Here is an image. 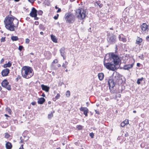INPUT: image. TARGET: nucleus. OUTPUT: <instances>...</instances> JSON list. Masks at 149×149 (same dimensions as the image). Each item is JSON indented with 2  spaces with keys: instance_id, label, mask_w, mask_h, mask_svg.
<instances>
[{
  "instance_id": "nucleus-1",
  "label": "nucleus",
  "mask_w": 149,
  "mask_h": 149,
  "mask_svg": "<svg viewBox=\"0 0 149 149\" xmlns=\"http://www.w3.org/2000/svg\"><path fill=\"white\" fill-rule=\"evenodd\" d=\"M120 61L119 57L113 53L106 54L104 58V65L107 69L115 71L117 69L116 66L118 65Z\"/></svg>"
},
{
  "instance_id": "nucleus-2",
  "label": "nucleus",
  "mask_w": 149,
  "mask_h": 149,
  "mask_svg": "<svg viewBox=\"0 0 149 149\" xmlns=\"http://www.w3.org/2000/svg\"><path fill=\"white\" fill-rule=\"evenodd\" d=\"M11 16L12 17H6L5 19L4 22L5 25V26L7 29L10 31H14L15 30V28L16 27V26H15L13 23V21L14 19L17 20V23L16 24L17 27L18 26L19 21L15 17L12 15Z\"/></svg>"
},
{
  "instance_id": "nucleus-3",
  "label": "nucleus",
  "mask_w": 149,
  "mask_h": 149,
  "mask_svg": "<svg viewBox=\"0 0 149 149\" xmlns=\"http://www.w3.org/2000/svg\"><path fill=\"white\" fill-rule=\"evenodd\" d=\"M21 73L22 77L26 79L31 78L34 74L33 69L28 66H24L23 67Z\"/></svg>"
},
{
  "instance_id": "nucleus-4",
  "label": "nucleus",
  "mask_w": 149,
  "mask_h": 149,
  "mask_svg": "<svg viewBox=\"0 0 149 149\" xmlns=\"http://www.w3.org/2000/svg\"><path fill=\"white\" fill-rule=\"evenodd\" d=\"M77 17L79 20H83L86 17V12L82 9H78L76 10Z\"/></svg>"
},
{
  "instance_id": "nucleus-5",
  "label": "nucleus",
  "mask_w": 149,
  "mask_h": 149,
  "mask_svg": "<svg viewBox=\"0 0 149 149\" xmlns=\"http://www.w3.org/2000/svg\"><path fill=\"white\" fill-rule=\"evenodd\" d=\"M65 19L66 23H72L75 20V16L71 13L68 12L65 15Z\"/></svg>"
},
{
  "instance_id": "nucleus-6",
  "label": "nucleus",
  "mask_w": 149,
  "mask_h": 149,
  "mask_svg": "<svg viewBox=\"0 0 149 149\" xmlns=\"http://www.w3.org/2000/svg\"><path fill=\"white\" fill-rule=\"evenodd\" d=\"M107 40L109 44H113L116 43L117 39L115 35L109 33L107 34Z\"/></svg>"
},
{
  "instance_id": "nucleus-7",
  "label": "nucleus",
  "mask_w": 149,
  "mask_h": 149,
  "mask_svg": "<svg viewBox=\"0 0 149 149\" xmlns=\"http://www.w3.org/2000/svg\"><path fill=\"white\" fill-rule=\"evenodd\" d=\"M117 81V80L110 77L108 80V84L109 85V89L111 90V88H113Z\"/></svg>"
},
{
  "instance_id": "nucleus-8",
  "label": "nucleus",
  "mask_w": 149,
  "mask_h": 149,
  "mask_svg": "<svg viewBox=\"0 0 149 149\" xmlns=\"http://www.w3.org/2000/svg\"><path fill=\"white\" fill-rule=\"evenodd\" d=\"M2 86L6 88L8 91L11 90V86L9 84V82L6 80H4L1 83Z\"/></svg>"
},
{
  "instance_id": "nucleus-9",
  "label": "nucleus",
  "mask_w": 149,
  "mask_h": 149,
  "mask_svg": "<svg viewBox=\"0 0 149 149\" xmlns=\"http://www.w3.org/2000/svg\"><path fill=\"white\" fill-rule=\"evenodd\" d=\"M141 27L142 31L144 33L147 32L148 30V25L145 23H143L141 25Z\"/></svg>"
},
{
  "instance_id": "nucleus-10",
  "label": "nucleus",
  "mask_w": 149,
  "mask_h": 149,
  "mask_svg": "<svg viewBox=\"0 0 149 149\" xmlns=\"http://www.w3.org/2000/svg\"><path fill=\"white\" fill-rule=\"evenodd\" d=\"M133 64L132 63L131 64L125 65H124V67H120V65H119V67L120 69L129 70V69L132 68L133 67Z\"/></svg>"
},
{
  "instance_id": "nucleus-11",
  "label": "nucleus",
  "mask_w": 149,
  "mask_h": 149,
  "mask_svg": "<svg viewBox=\"0 0 149 149\" xmlns=\"http://www.w3.org/2000/svg\"><path fill=\"white\" fill-rule=\"evenodd\" d=\"M37 10L34 7L33 8L31 11L30 13V15L31 17H35L37 15Z\"/></svg>"
},
{
  "instance_id": "nucleus-12",
  "label": "nucleus",
  "mask_w": 149,
  "mask_h": 149,
  "mask_svg": "<svg viewBox=\"0 0 149 149\" xmlns=\"http://www.w3.org/2000/svg\"><path fill=\"white\" fill-rule=\"evenodd\" d=\"M10 72V70L8 68L3 70L1 72V74L3 76H7Z\"/></svg>"
},
{
  "instance_id": "nucleus-13",
  "label": "nucleus",
  "mask_w": 149,
  "mask_h": 149,
  "mask_svg": "<svg viewBox=\"0 0 149 149\" xmlns=\"http://www.w3.org/2000/svg\"><path fill=\"white\" fill-rule=\"evenodd\" d=\"M79 110L80 111H83L84 112V114L85 115V116H87L88 113V109L86 107H81L79 109Z\"/></svg>"
},
{
  "instance_id": "nucleus-14",
  "label": "nucleus",
  "mask_w": 149,
  "mask_h": 149,
  "mask_svg": "<svg viewBox=\"0 0 149 149\" xmlns=\"http://www.w3.org/2000/svg\"><path fill=\"white\" fill-rule=\"evenodd\" d=\"M60 52L61 56H63L66 55V53L65 52V48L64 47H63L60 50Z\"/></svg>"
},
{
  "instance_id": "nucleus-15",
  "label": "nucleus",
  "mask_w": 149,
  "mask_h": 149,
  "mask_svg": "<svg viewBox=\"0 0 149 149\" xmlns=\"http://www.w3.org/2000/svg\"><path fill=\"white\" fill-rule=\"evenodd\" d=\"M41 87L42 89L46 92H48L49 91V87L45 85L44 84H42L41 85Z\"/></svg>"
},
{
  "instance_id": "nucleus-16",
  "label": "nucleus",
  "mask_w": 149,
  "mask_h": 149,
  "mask_svg": "<svg viewBox=\"0 0 149 149\" xmlns=\"http://www.w3.org/2000/svg\"><path fill=\"white\" fill-rule=\"evenodd\" d=\"M118 38L120 41H122L124 42H125L126 41V38L124 37V36L122 34L119 35Z\"/></svg>"
},
{
  "instance_id": "nucleus-17",
  "label": "nucleus",
  "mask_w": 149,
  "mask_h": 149,
  "mask_svg": "<svg viewBox=\"0 0 149 149\" xmlns=\"http://www.w3.org/2000/svg\"><path fill=\"white\" fill-rule=\"evenodd\" d=\"M45 99L43 97L39 98L38 103L39 104H42L45 102Z\"/></svg>"
},
{
  "instance_id": "nucleus-18",
  "label": "nucleus",
  "mask_w": 149,
  "mask_h": 149,
  "mask_svg": "<svg viewBox=\"0 0 149 149\" xmlns=\"http://www.w3.org/2000/svg\"><path fill=\"white\" fill-rule=\"evenodd\" d=\"M6 147L7 149H11L12 148V146L10 143L8 142L6 144Z\"/></svg>"
},
{
  "instance_id": "nucleus-19",
  "label": "nucleus",
  "mask_w": 149,
  "mask_h": 149,
  "mask_svg": "<svg viewBox=\"0 0 149 149\" xmlns=\"http://www.w3.org/2000/svg\"><path fill=\"white\" fill-rule=\"evenodd\" d=\"M98 76L99 80L100 81H102L104 78V74L102 73H99L98 74Z\"/></svg>"
},
{
  "instance_id": "nucleus-20",
  "label": "nucleus",
  "mask_w": 149,
  "mask_h": 149,
  "mask_svg": "<svg viewBox=\"0 0 149 149\" xmlns=\"http://www.w3.org/2000/svg\"><path fill=\"white\" fill-rule=\"evenodd\" d=\"M51 37L52 40L53 42L55 43H57V39L54 36L52 35H51Z\"/></svg>"
},
{
  "instance_id": "nucleus-21",
  "label": "nucleus",
  "mask_w": 149,
  "mask_h": 149,
  "mask_svg": "<svg viewBox=\"0 0 149 149\" xmlns=\"http://www.w3.org/2000/svg\"><path fill=\"white\" fill-rule=\"evenodd\" d=\"M142 40L141 38H138L136 41V44L140 45L141 43L142 42Z\"/></svg>"
},
{
  "instance_id": "nucleus-22",
  "label": "nucleus",
  "mask_w": 149,
  "mask_h": 149,
  "mask_svg": "<svg viewBox=\"0 0 149 149\" xmlns=\"http://www.w3.org/2000/svg\"><path fill=\"white\" fill-rule=\"evenodd\" d=\"M12 65V63L10 61H9L7 64H5L4 65V68L10 67Z\"/></svg>"
},
{
  "instance_id": "nucleus-23",
  "label": "nucleus",
  "mask_w": 149,
  "mask_h": 149,
  "mask_svg": "<svg viewBox=\"0 0 149 149\" xmlns=\"http://www.w3.org/2000/svg\"><path fill=\"white\" fill-rule=\"evenodd\" d=\"M11 39L13 41H15L17 40H18V38L17 36H13L11 37Z\"/></svg>"
},
{
  "instance_id": "nucleus-24",
  "label": "nucleus",
  "mask_w": 149,
  "mask_h": 149,
  "mask_svg": "<svg viewBox=\"0 0 149 149\" xmlns=\"http://www.w3.org/2000/svg\"><path fill=\"white\" fill-rule=\"evenodd\" d=\"M68 64V63L67 61H65L64 63H63L62 65V67L66 68L67 67V65Z\"/></svg>"
},
{
  "instance_id": "nucleus-25",
  "label": "nucleus",
  "mask_w": 149,
  "mask_h": 149,
  "mask_svg": "<svg viewBox=\"0 0 149 149\" xmlns=\"http://www.w3.org/2000/svg\"><path fill=\"white\" fill-rule=\"evenodd\" d=\"M39 28L42 31H44L45 29V28L43 25L41 24H40L39 26Z\"/></svg>"
},
{
  "instance_id": "nucleus-26",
  "label": "nucleus",
  "mask_w": 149,
  "mask_h": 149,
  "mask_svg": "<svg viewBox=\"0 0 149 149\" xmlns=\"http://www.w3.org/2000/svg\"><path fill=\"white\" fill-rule=\"evenodd\" d=\"M47 54H48L49 55V56L48 57H46V59H49L51 58L52 57V54L51 53L49 52L48 51L47 52Z\"/></svg>"
},
{
  "instance_id": "nucleus-27",
  "label": "nucleus",
  "mask_w": 149,
  "mask_h": 149,
  "mask_svg": "<svg viewBox=\"0 0 149 149\" xmlns=\"http://www.w3.org/2000/svg\"><path fill=\"white\" fill-rule=\"evenodd\" d=\"M143 78L142 77L141 78L138 79L137 80V83L138 84H141L140 81H142L143 80Z\"/></svg>"
},
{
  "instance_id": "nucleus-28",
  "label": "nucleus",
  "mask_w": 149,
  "mask_h": 149,
  "mask_svg": "<svg viewBox=\"0 0 149 149\" xmlns=\"http://www.w3.org/2000/svg\"><path fill=\"white\" fill-rule=\"evenodd\" d=\"M125 121L122 122L120 124V126L122 127H124L125 125L127 124V123H125Z\"/></svg>"
},
{
  "instance_id": "nucleus-29",
  "label": "nucleus",
  "mask_w": 149,
  "mask_h": 149,
  "mask_svg": "<svg viewBox=\"0 0 149 149\" xmlns=\"http://www.w3.org/2000/svg\"><path fill=\"white\" fill-rule=\"evenodd\" d=\"M83 126L81 125H77V128L78 130H80L82 129Z\"/></svg>"
},
{
  "instance_id": "nucleus-30",
  "label": "nucleus",
  "mask_w": 149,
  "mask_h": 149,
  "mask_svg": "<svg viewBox=\"0 0 149 149\" xmlns=\"http://www.w3.org/2000/svg\"><path fill=\"white\" fill-rule=\"evenodd\" d=\"M66 96L68 97L70 96V92L69 91H67L66 93Z\"/></svg>"
},
{
  "instance_id": "nucleus-31",
  "label": "nucleus",
  "mask_w": 149,
  "mask_h": 149,
  "mask_svg": "<svg viewBox=\"0 0 149 149\" xmlns=\"http://www.w3.org/2000/svg\"><path fill=\"white\" fill-rule=\"evenodd\" d=\"M6 111L9 113H10L11 112V111L10 109L8 107L6 109Z\"/></svg>"
},
{
  "instance_id": "nucleus-32",
  "label": "nucleus",
  "mask_w": 149,
  "mask_h": 149,
  "mask_svg": "<svg viewBox=\"0 0 149 149\" xmlns=\"http://www.w3.org/2000/svg\"><path fill=\"white\" fill-rule=\"evenodd\" d=\"M60 97V95L59 93H57L56 95L55 96V98L57 100Z\"/></svg>"
},
{
  "instance_id": "nucleus-33",
  "label": "nucleus",
  "mask_w": 149,
  "mask_h": 149,
  "mask_svg": "<svg viewBox=\"0 0 149 149\" xmlns=\"http://www.w3.org/2000/svg\"><path fill=\"white\" fill-rule=\"evenodd\" d=\"M23 48L24 47L22 45H19V47L18 49L20 51H21Z\"/></svg>"
},
{
  "instance_id": "nucleus-34",
  "label": "nucleus",
  "mask_w": 149,
  "mask_h": 149,
  "mask_svg": "<svg viewBox=\"0 0 149 149\" xmlns=\"http://www.w3.org/2000/svg\"><path fill=\"white\" fill-rule=\"evenodd\" d=\"M10 136V135L8 133H6L5 134V137L6 138H8Z\"/></svg>"
},
{
  "instance_id": "nucleus-35",
  "label": "nucleus",
  "mask_w": 149,
  "mask_h": 149,
  "mask_svg": "<svg viewBox=\"0 0 149 149\" xmlns=\"http://www.w3.org/2000/svg\"><path fill=\"white\" fill-rule=\"evenodd\" d=\"M6 37H2L1 39V42H3L5 41Z\"/></svg>"
},
{
  "instance_id": "nucleus-36",
  "label": "nucleus",
  "mask_w": 149,
  "mask_h": 149,
  "mask_svg": "<svg viewBox=\"0 0 149 149\" xmlns=\"http://www.w3.org/2000/svg\"><path fill=\"white\" fill-rule=\"evenodd\" d=\"M89 136H91V138H93L94 136V134L93 132H91L90 133Z\"/></svg>"
},
{
  "instance_id": "nucleus-37",
  "label": "nucleus",
  "mask_w": 149,
  "mask_h": 149,
  "mask_svg": "<svg viewBox=\"0 0 149 149\" xmlns=\"http://www.w3.org/2000/svg\"><path fill=\"white\" fill-rule=\"evenodd\" d=\"M30 42V40L28 38H26L25 39V42L27 44H28Z\"/></svg>"
},
{
  "instance_id": "nucleus-38",
  "label": "nucleus",
  "mask_w": 149,
  "mask_h": 149,
  "mask_svg": "<svg viewBox=\"0 0 149 149\" xmlns=\"http://www.w3.org/2000/svg\"><path fill=\"white\" fill-rule=\"evenodd\" d=\"M21 78V77L20 76H19V75H18V77H17V78L15 79V80L17 81H18L19 79H20Z\"/></svg>"
},
{
  "instance_id": "nucleus-39",
  "label": "nucleus",
  "mask_w": 149,
  "mask_h": 149,
  "mask_svg": "<svg viewBox=\"0 0 149 149\" xmlns=\"http://www.w3.org/2000/svg\"><path fill=\"white\" fill-rule=\"evenodd\" d=\"M53 116V113H52L51 112L50 114H49L48 115V117L49 118H50L52 117Z\"/></svg>"
},
{
  "instance_id": "nucleus-40",
  "label": "nucleus",
  "mask_w": 149,
  "mask_h": 149,
  "mask_svg": "<svg viewBox=\"0 0 149 149\" xmlns=\"http://www.w3.org/2000/svg\"><path fill=\"white\" fill-rule=\"evenodd\" d=\"M58 16H59L58 14H57V15L54 16V18L55 19H58Z\"/></svg>"
},
{
  "instance_id": "nucleus-41",
  "label": "nucleus",
  "mask_w": 149,
  "mask_h": 149,
  "mask_svg": "<svg viewBox=\"0 0 149 149\" xmlns=\"http://www.w3.org/2000/svg\"><path fill=\"white\" fill-rule=\"evenodd\" d=\"M58 62V60L57 59H55L52 62L53 63H56Z\"/></svg>"
},
{
  "instance_id": "nucleus-42",
  "label": "nucleus",
  "mask_w": 149,
  "mask_h": 149,
  "mask_svg": "<svg viewBox=\"0 0 149 149\" xmlns=\"http://www.w3.org/2000/svg\"><path fill=\"white\" fill-rule=\"evenodd\" d=\"M43 13V12L42 11L40 10L39 11H38V15H42V14Z\"/></svg>"
},
{
  "instance_id": "nucleus-43",
  "label": "nucleus",
  "mask_w": 149,
  "mask_h": 149,
  "mask_svg": "<svg viewBox=\"0 0 149 149\" xmlns=\"http://www.w3.org/2000/svg\"><path fill=\"white\" fill-rule=\"evenodd\" d=\"M29 2L31 3H33L36 0H28Z\"/></svg>"
},
{
  "instance_id": "nucleus-44",
  "label": "nucleus",
  "mask_w": 149,
  "mask_h": 149,
  "mask_svg": "<svg viewBox=\"0 0 149 149\" xmlns=\"http://www.w3.org/2000/svg\"><path fill=\"white\" fill-rule=\"evenodd\" d=\"M34 17L35 20H37L38 19V18L37 17V16H36L35 17Z\"/></svg>"
},
{
  "instance_id": "nucleus-45",
  "label": "nucleus",
  "mask_w": 149,
  "mask_h": 149,
  "mask_svg": "<svg viewBox=\"0 0 149 149\" xmlns=\"http://www.w3.org/2000/svg\"><path fill=\"white\" fill-rule=\"evenodd\" d=\"M36 102H32L31 104L33 105H35L36 104Z\"/></svg>"
},
{
  "instance_id": "nucleus-46",
  "label": "nucleus",
  "mask_w": 149,
  "mask_h": 149,
  "mask_svg": "<svg viewBox=\"0 0 149 149\" xmlns=\"http://www.w3.org/2000/svg\"><path fill=\"white\" fill-rule=\"evenodd\" d=\"M22 137H20V139L21 140V141L20 142V143H22L23 142V139H22Z\"/></svg>"
},
{
  "instance_id": "nucleus-47",
  "label": "nucleus",
  "mask_w": 149,
  "mask_h": 149,
  "mask_svg": "<svg viewBox=\"0 0 149 149\" xmlns=\"http://www.w3.org/2000/svg\"><path fill=\"white\" fill-rule=\"evenodd\" d=\"M61 11V9L60 8H58L57 11V13H59Z\"/></svg>"
},
{
  "instance_id": "nucleus-48",
  "label": "nucleus",
  "mask_w": 149,
  "mask_h": 149,
  "mask_svg": "<svg viewBox=\"0 0 149 149\" xmlns=\"http://www.w3.org/2000/svg\"><path fill=\"white\" fill-rule=\"evenodd\" d=\"M129 136V134L127 132H126L125 134V137H127Z\"/></svg>"
},
{
  "instance_id": "nucleus-49",
  "label": "nucleus",
  "mask_w": 149,
  "mask_h": 149,
  "mask_svg": "<svg viewBox=\"0 0 149 149\" xmlns=\"http://www.w3.org/2000/svg\"><path fill=\"white\" fill-rule=\"evenodd\" d=\"M23 145H22L20 148H19V149H24L23 148Z\"/></svg>"
},
{
  "instance_id": "nucleus-50",
  "label": "nucleus",
  "mask_w": 149,
  "mask_h": 149,
  "mask_svg": "<svg viewBox=\"0 0 149 149\" xmlns=\"http://www.w3.org/2000/svg\"><path fill=\"white\" fill-rule=\"evenodd\" d=\"M95 111L96 113L97 114H99L100 113L98 111H97V110H95Z\"/></svg>"
},
{
  "instance_id": "nucleus-51",
  "label": "nucleus",
  "mask_w": 149,
  "mask_h": 149,
  "mask_svg": "<svg viewBox=\"0 0 149 149\" xmlns=\"http://www.w3.org/2000/svg\"><path fill=\"white\" fill-rule=\"evenodd\" d=\"M146 39L147 40L149 41V36H147Z\"/></svg>"
},
{
  "instance_id": "nucleus-52",
  "label": "nucleus",
  "mask_w": 149,
  "mask_h": 149,
  "mask_svg": "<svg viewBox=\"0 0 149 149\" xmlns=\"http://www.w3.org/2000/svg\"><path fill=\"white\" fill-rule=\"evenodd\" d=\"M41 96L43 97H45V94H44V93H42V95H41Z\"/></svg>"
},
{
  "instance_id": "nucleus-53",
  "label": "nucleus",
  "mask_w": 149,
  "mask_h": 149,
  "mask_svg": "<svg viewBox=\"0 0 149 149\" xmlns=\"http://www.w3.org/2000/svg\"><path fill=\"white\" fill-rule=\"evenodd\" d=\"M140 64L139 63H137V66L138 67H140Z\"/></svg>"
},
{
  "instance_id": "nucleus-54",
  "label": "nucleus",
  "mask_w": 149,
  "mask_h": 149,
  "mask_svg": "<svg viewBox=\"0 0 149 149\" xmlns=\"http://www.w3.org/2000/svg\"><path fill=\"white\" fill-rule=\"evenodd\" d=\"M4 61V59L3 58H2L1 61V63H2V62H3Z\"/></svg>"
},
{
  "instance_id": "nucleus-55",
  "label": "nucleus",
  "mask_w": 149,
  "mask_h": 149,
  "mask_svg": "<svg viewBox=\"0 0 149 149\" xmlns=\"http://www.w3.org/2000/svg\"><path fill=\"white\" fill-rule=\"evenodd\" d=\"M63 58V59L65 60L66 58V55H64L63 56H62Z\"/></svg>"
},
{
  "instance_id": "nucleus-56",
  "label": "nucleus",
  "mask_w": 149,
  "mask_h": 149,
  "mask_svg": "<svg viewBox=\"0 0 149 149\" xmlns=\"http://www.w3.org/2000/svg\"><path fill=\"white\" fill-rule=\"evenodd\" d=\"M38 24H39V23L38 22H35V24H36V25H38Z\"/></svg>"
},
{
  "instance_id": "nucleus-57",
  "label": "nucleus",
  "mask_w": 149,
  "mask_h": 149,
  "mask_svg": "<svg viewBox=\"0 0 149 149\" xmlns=\"http://www.w3.org/2000/svg\"><path fill=\"white\" fill-rule=\"evenodd\" d=\"M53 100L54 101H56V100H57V99H56V98H55V97H54V98H53Z\"/></svg>"
},
{
  "instance_id": "nucleus-58",
  "label": "nucleus",
  "mask_w": 149,
  "mask_h": 149,
  "mask_svg": "<svg viewBox=\"0 0 149 149\" xmlns=\"http://www.w3.org/2000/svg\"><path fill=\"white\" fill-rule=\"evenodd\" d=\"M57 66L58 67H61V65L60 64H58L57 65Z\"/></svg>"
},
{
  "instance_id": "nucleus-59",
  "label": "nucleus",
  "mask_w": 149,
  "mask_h": 149,
  "mask_svg": "<svg viewBox=\"0 0 149 149\" xmlns=\"http://www.w3.org/2000/svg\"><path fill=\"white\" fill-rule=\"evenodd\" d=\"M4 116H5L7 117H9V116L7 114H5L4 115Z\"/></svg>"
},
{
  "instance_id": "nucleus-60",
  "label": "nucleus",
  "mask_w": 149,
  "mask_h": 149,
  "mask_svg": "<svg viewBox=\"0 0 149 149\" xmlns=\"http://www.w3.org/2000/svg\"><path fill=\"white\" fill-rule=\"evenodd\" d=\"M40 34L41 35H43L44 34V33L42 31H41V32H40Z\"/></svg>"
},
{
  "instance_id": "nucleus-61",
  "label": "nucleus",
  "mask_w": 149,
  "mask_h": 149,
  "mask_svg": "<svg viewBox=\"0 0 149 149\" xmlns=\"http://www.w3.org/2000/svg\"><path fill=\"white\" fill-rule=\"evenodd\" d=\"M115 78L117 79V80L118 79V78H119V77L118 76H117V77L115 76Z\"/></svg>"
},
{
  "instance_id": "nucleus-62",
  "label": "nucleus",
  "mask_w": 149,
  "mask_h": 149,
  "mask_svg": "<svg viewBox=\"0 0 149 149\" xmlns=\"http://www.w3.org/2000/svg\"><path fill=\"white\" fill-rule=\"evenodd\" d=\"M96 3H97V5H99V7H100V8H101V7L100 6V5H99V3H98V2H96Z\"/></svg>"
},
{
  "instance_id": "nucleus-63",
  "label": "nucleus",
  "mask_w": 149,
  "mask_h": 149,
  "mask_svg": "<svg viewBox=\"0 0 149 149\" xmlns=\"http://www.w3.org/2000/svg\"><path fill=\"white\" fill-rule=\"evenodd\" d=\"M48 104H51V102L50 101H49L48 102Z\"/></svg>"
},
{
  "instance_id": "nucleus-64",
  "label": "nucleus",
  "mask_w": 149,
  "mask_h": 149,
  "mask_svg": "<svg viewBox=\"0 0 149 149\" xmlns=\"http://www.w3.org/2000/svg\"><path fill=\"white\" fill-rule=\"evenodd\" d=\"M133 112L134 113H136V111H135V110H134L133 111Z\"/></svg>"
}]
</instances>
